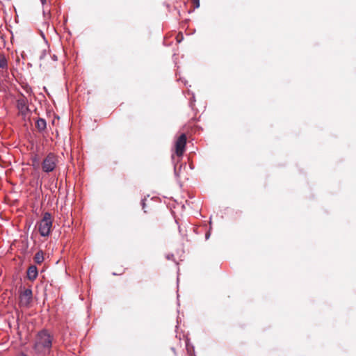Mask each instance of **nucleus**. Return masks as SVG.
<instances>
[{
    "label": "nucleus",
    "mask_w": 356,
    "mask_h": 356,
    "mask_svg": "<svg viewBox=\"0 0 356 356\" xmlns=\"http://www.w3.org/2000/svg\"><path fill=\"white\" fill-rule=\"evenodd\" d=\"M194 9L200 7V0H193Z\"/></svg>",
    "instance_id": "obj_15"
},
{
    "label": "nucleus",
    "mask_w": 356,
    "mask_h": 356,
    "mask_svg": "<svg viewBox=\"0 0 356 356\" xmlns=\"http://www.w3.org/2000/svg\"><path fill=\"white\" fill-rule=\"evenodd\" d=\"M18 356H28V355L26 353H21L19 354Z\"/></svg>",
    "instance_id": "obj_21"
},
{
    "label": "nucleus",
    "mask_w": 356,
    "mask_h": 356,
    "mask_svg": "<svg viewBox=\"0 0 356 356\" xmlns=\"http://www.w3.org/2000/svg\"><path fill=\"white\" fill-rule=\"evenodd\" d=\"M23 90L28 95H31L32 93V88L27 83H23L22 85Z\"/></svg>",
    "instance_id": "obj_12"
},
{
    "label": "nucleus",
    "mask_w": 356,
    "mask_h": 356,
    "mask_svg": "<svg viewBox=\"0 0 356 356\" xmlns=\"http://www.w3.org/2000/svg\"><path fill=\"white\" fill-rule=\"evenodd\" d=\"M38 275V271L36 266L35 265H31L26 271V276L28 280H29L31 282H33L35 280Z\"/></svg>",
    "instance_id": "obj_7"
},
{
    "label": "nucleus",
    "mask_w": 356,
    "mask_h": 356,
    "mask_svg": "<svg viewBox=\"0 0 356 356\" xmlns=\"http://www.w3.org/2000/svg\"><path fill=\"white\" fill-rule=\"evenodd\" d=\"M166 259L168 260H173L174 259V254H168L166 255Z\"/></svg>",
    "instance_id": "obj_16"
},
{
    "label": "nucleus",
    "mask_w": 356,
    "mask_h": 356,
    "mask_svg": "<svg viewBox=\"0 0 356 356\" xmlns=\"http://www.w3.org/2000/svg\"><path fill=\"white\" fill-rule=\"evenodd\" d=\"M54 336L47 329H42L35 335L33 349L35 354L46 356L51 353Z\"/></svg>",
    "instance_id": "obj_1"
},
{
    "label": "nucleus",
    "mask_w": 356,
    "mask_h": 356,
    "mask_svg": "<svg viewBox=\"0 0 356 356\" xmlns=\"http://www.w3.org/2000/svg\"><path fill=\"white\" fill-rule=\"evenodd\" d=\"M33 297L32 290L31 289H24L19 295L20 303L22 305H29Z\"/></svg>",
    "instance_id": "obj_5"
},
{
    "label": "nucleus",
    "mask_w": 356,
    "mask_h": 356,
    "mask_svg": "<svg viewBox=\"0 0 356 356\" xmlns=\"http://www.w3.org/2000/svg\"><path fill=\"white\" fill-rule=\"evenodd\" d=\"M51 58L54 61H56L58 60V58H57V56H56L55 54H54L52 56H51Z\"/></svg>",
    "instance_id": "obj_18"
},
{
    "label": "nucleus",
    "mask_w": 356,
    "mask_h": 356,
    "mask_svg": "<svg viewBox=\"0 0 356 356\" xmlns=\"http://www.w3.org/2000/svg\"><path fill=\"white\" fill-rule=\"evenodd\" d=\"M42 3H44L45 2V0H41Z\"/></svg>",
    "instance_id": "obj_22"
},
{
    "label": "nucleus",
    "mask_w": 356,
    "mask_h": 356,
    "mask_svg": "<svg viewBox=\"0 0 356 356\" xmlns=\"http://www.w3.org/2000/svg\"><path fill=\"white\" fill-rule=\"evenodd\" d=\"M32 165L34 168H38L40 166V161L38 156L35 154L31 157Z\"/></svg>",
    "instance_id": "obj_10"
},
{
    "label": "nucleus",
    "mask_w": 356,
    "mask_h": 356,
    "mask_svg": "<svg viewBox=\"0 0 356 356\" xmlns=\"http://www.w3.org/2000/svg\"><path fill=\"white\" fill-rule=\"evenodd\" d=\"M187 137L185 134H181L176 140L175 143V154L178 157L182 156L185 151Z\"/></svg>",
    "instance_id": "obj_4"
},
{
    "label": "nucleus",
    "mask_w": 356,
    "mask_h": 356,
    "mask_svg": "<svg viewBox=\"0 0 356 356\" xmlns=\"http://www.w3.org/2000/svg\"><path fill=\"white\" fill-rule=\"evenodd\" d=\"M2 24L0 25V40H2V42L4 43L5 42V40H4V35L3 34L1 33V29H2Z\"/></svg>",
    "instance_id": "obj_14"
},
{
    "label": "nucleus",
    "mask_w": 356,
    "mask_h": 356,
    "mask_svg": "<svg viewBox=\"0 0 356 356\" xmlns=\"http://www.w3.org/2000/svg\"><path fill=\"white\" fill-rule=\"evenodd\" d=\"M210 236V233L209 232H207L206 234H205V238L206 239H208Z\"/></svg>",
    "instance_id": "obj_20"
},
{
    "label": "nucleus",
    "mask_w": 356,
    "mask_h": 356,
    "mask_svg": "<svg viewBox=\"0 0 356 356\" xmlns=\"http://www.w3.org/2000/svg\"><path fill=\"white\" fill-rule=\"evenodd\" d=\"M36 127L40 131H44L47 127V123H46L45 120H44L42 118H39L36 121Z\"/></svg>",
    "instance_id": "obj_9"
},
{
    "label": "nucleus",
    "mask_w": 356,
    "mask_h": 356,
    "mask_svg": "<svg viewBox=\"0 0 356 356\" xmlns=\"http://www.w3.org/2000/svg\"><path fill=\"white\" fill-rule=\"evenodd\" d=\"M57 156L52 152L49 153L41 163L42 170L46 173L54 171L57 165Z\"/></svg>",
    "instance_id": "obj_3"
},
{
    "label": "nucleus",
    "mask_w": 356,
    "mask_h": 356,
    "mask_svg": "<svg viewBox=\"0 0 356 356\" xmlns=\"http://www.w3.org/2000/svg\"><path fill=\"white\" fill-rule=\"evenodd\" d=\"M183 82H184V83L186 85L187 81L185 80V81H183Z\"/></svg>",
    "instance_id": "obj_23"
},
{
    "label": "nucleus",
    "mask_w": 356,
    "mask_h": 356,
    "mask_svg": "<svg viewBox=\"0 0 356 356\" xmlns=\"http://www.w3.org/2000/svg\"><path fill=\"white\" fill-rule=\"evenodd\" d=\"M145 198H144L141 200V205H142L143 209H145Z\"/></svg>",
    "instance_id": "obj_17"
},
{
    "label": "nucleus",
    "mask_w": 356,
    "mask_h": 356,
    "mask_svg": "<svg viewBox=\"0 0 356 356\" xmlns=\"http://www.w3.org/2000/svg\"><path fill=\"white\" fill-rule=\"evenodd\" d=\"M47 54V50H46V49L42 50L40 55V57H39L40 60H43L46 57Z\"/></svg>",
    "instance_id": "obj_13"
},
{
    "label": "nucleus",
    "mask_w": 356,
    "mask_h": 356,
    "mask_svg": "<svg viewBox=\"0 0 356 356\" xmlns=\"http://www.w3.org/2000/svg\"><path fill=\"white\" fill-rule=\"evenodd\" d=\"M17 108L19 111H31L28 106V99L23 94L17 100Z\"/></svg>",
    "instance_id": "obj_6"
},
{
    "label": "nucleus",
    "mask_w": 356,
    "mask_h": 356,
    "mask_svg": "<svg viewBox=\"0 0 356 356\" xmlns=\"http://www.w3.org/2000/svg\"><path fill=\"white\" fill-rule=\"evenodd\" d=\"M174 171H175V175L177 176V166L176 165H175Z\"/></svg>",
    "instance_id": "obj_19"
},
{
    "label": "nucleus",
    "mask_w": 356,
    "mask_h": 356,
    "mask_svg": "<svg viewBox=\"0 0 356 356\" xmlns=\"http://www.w3.org/2000/svg\"><path fill=\"white\" fill-rule=\"evenodd\" d=\"M52 227L51 215L45 212L42 220L38 223V231L42 236H48L51 233Z\"/></svg>",
    "instance_id": "obj_2"
},
{
    "label": "nucleus",
    "mask_w": 356,
    "mask_h": 356,
    "mask_svg": "<svg viewBox=\"0 0 356 356\" xmlns=\"http://www.w3.org/2000/svg\"><path fill=\"white\" fill-rule=\"evenodd\" d=\"M35 263L40 264L44 261V253L42 250L37 252L33 257Z\"/></svg>",
    "instance_id": "obj_8"
},
{
    "label": "nucleus",
    "mask_w": 356,
    "mask_h": 356,
    "mask_svg": "<svg viewBox=\"0 0 356 356\" xmlns=\"http://www.w3.org/2000/svg\"><path fill=\"white\" fill-rule=\"evenodd\" d=\"M8 67V61L3 54H0V68L4 69Z\"/></svg>",
    "instance_id": "obj_11"
}]
</instances>
